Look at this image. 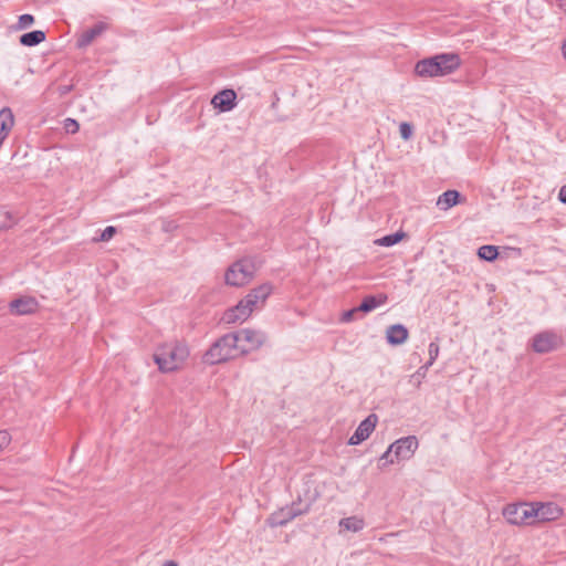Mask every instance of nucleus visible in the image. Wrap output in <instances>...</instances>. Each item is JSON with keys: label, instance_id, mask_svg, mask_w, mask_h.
Returning a JSON list of instances; mask_svg holds the SVG:
<instances>
[{"label": "nucleus", "instance_id": "1", "mask_svg": "<svg viewBox=\"0 0 566 566\" xmlns=\"http://www.w3.org/2000/svg\"><path fill=\"white\" fill-rule=\"evenodd\" d=\"M271 293L272 285L269 283H264L251 290L235 306L223 313L222 322L226 324L245 322L254 310H260L264 306Z\"/></svg>", "mask_w": 566, "mask_h": 566}, {"label": "nucleus", "instance_id": "2", "mask_svg": "<svg viewBox=\"0 0 566 566\" xmlns=\"http://www.w3.org/2000/svg\"><path fill=\"white\" fill-rule=\"evenodd\" d=\"M153 357L161 373H172L185 365L189 357V348L182 342L172 340L159 345Z\"/></svg>", "mask_w": 566, "mask_h": 566}, {"label": "nucleus", "instance_id": "3", "mask_svg": "<svg viewBox=\"0 0 566 566\" xmlns=\"http://www.w3.org/2000/svg\"><path fill=\"white\" fill-rule=\"evenodd\" d=\"M461 65V59L457 53H441L418 61L415 72L420 77L446 76L455 72Z\"/></svg>", "mask_w": 566, "mask_h": 566}, {"label": "nucleus", "instance_id": "4", "mask_svg": "<svg viewBox=\"0 0 566 566\" xmlns=\"http://www.w3.org/2000/svg\"><path fill=\"white\" fill-rule=\"evenodd\" d=\"M418 446L419 442L416 436H407L396 440L380 457V468L411 459L418 449Z\"/></svg>", "mask_w": 566, "mask_h": 566}, {"label": "nucleus", "instance_id": "5", "mask_svg": "<svg viewBox=\"0 0 566 566\" xmlns=\"http://www.w3.org/2000/svg\"><path fill=\"white\" fill-rule=\"evenodd\" d=\"M240 355L238 338L234 333L223 335L206 353L205 358L209 364H220Z\"/></svg>", "mask_w": 566, "mask_h": 566}, {"label": "nucleus", "instance_id": "6", "mask_svg": "<svg viewBox=\"0 0 566 566\" xmlns=\"http://www.w3.org/2000/svg\"><path fill=\"white\" fill-rule=\"evenodd\" d=\"M258 269V264L252 258L241 259L229 266L224 280L228 285L242 286L249 283Z\"/></svg>", "mask_w": 566, "mask_h": 566}, {"label": "nucleus", "instance_id": "7", "mask_svg": "<svg viewBox=\"0 0 566 566\" xmlns=\"http://www.w3.org/2000/svg\"><path fill=\"white\" fill-rule=\"evenodd\" d=\"M534 514L532 503L509 504L503 509V516L512 525H532Z\"/></svg>", "mask_w": 566, "mask_h": 566}, {"label": "nucleus", "instance_id": "8", "mask_svg": "<svg viewBox=\"0 0 566 566\" xmlns=\"http://www.w3.org/2000/svg\"><path fill=\"white\" fill-rule=\"evenodd\" d=\"M234 336L238 338L240 354H248L259 349L266 340V335L262 331L243 328Z\"/></svg>", "mask_w": 566, "mask_h": 566}, {"label": "nucleus", "instance_id": "9", "mask_svg": "<svg viewBox=\"0 0 566 566\" xmlns=\"http://www.w3.org/2000/svg\"><path fill=\"white\" fill-rule=\"evenodd\" d=\"M562 345L559 335L552 331H545L533 337L532 348L538 354L549 353Z\"/></svg>", "mask_w": 566, "mask_h": 566}, {"label": "nucleus", "instance_id": "10", "mask_svg": "<svg viewBox=\"0 0 566 566\" xmlns=\"http://www.w3.org/2000/svg\"><path fill=\"white\" fill-rule=\"evenodd\" d=\"M108 29L109 24L106 21H98L92 28L76 35V48L80 50L86 49Z\"/></svg>", "mask_w": 566, "mask_h": 566}, {"label": "nucleus", "instance_id": "11", "mask_svg": "<svg viewBox=\"0 0 566 566\" xmlns=\"http://www.w3.org/2000/svg\"><path fill=\"white\" fill-rule=\"evenodd\" d=\"M535 511L534 522H549L559 518L563 514L562 509L552 502H533Z\"/></svg>", "mask_w": 566, "mask_h": 566}, {"label": "nucleus", "instance_id": "12", "mask_svg": "<svg viewBox=\"0 0 566 566\" xmlns=\"http://www.w3.org/2000/svg\"><path fill=\"white\" fill-rule=\"evenodd\" d=\"M378 422V417L375 413H370L366 419H364L355 430L354 434L349 438V446H357L369 438L373 431L376 428Z\"/></svg>", "mask_w": 566, "mask_h": 566}, {"label": "nucleus", "instance_id": "13", "mask_svg": "<svg viewBox=\"0 0 566 566\" xmlns=\"http://www.w3.org/2000/svg\"><path fill=\"white\" fill-rule=\"evenodd\" d=\"M211 105L222 113L230 112L237 106V93L231 88H224L212 97Z\"/></svg>", "mask_w": 566, "mask_h": 566}, {"label": "nucleus", "instance_id": "14", "mask_svg": "<svg viewBox=\"0 0 566 566\" xmlns=\"http://www.w3.org/2000/svg\"><path fill=\"white\" fill-rule=\"evenodd\" d=\"M39 303L32 296H21L9 303V311L13 315H29L38 311Z\"/></svg>", "mask_w": 566, "mask_h": 566}, {"label": "nucleus", "instance_id": "15", "mask_svg": "<svg viewBox=\"0 0 566 566\" xmlns=\"http://www.w3.org/2000/svg\"><path fill=\"white\" fill-rule=\"evenodd\" d=\"M303 513L304 511L297 509L296 505L293 504L273 513L270 516L269 522L271 526H283Z\"/></svg>", "mask_w": 566, "mask_h": 566}, {"label": "nucleus", "instance_id": "16", "mask_svg": "<svg viewBox=\"0 0 566 566\" xmlns=\"http://www.w3.org/2000/svg\"><path fill=\"white\" fill-rule=\"evenodd\" d=\"M409 336V332L402 324L390 325L386 331V339L390 345H401Z\"/></svg>", "mask_w": 566, "mask_h": 566}, {"label": "nucleus", "instance_id": "17", "mask_svg": "<svg viewBox=\"0 0 566 566\" xmlns=\"http://www.w3.org/2000/svg\"><path fill=\"white\" fill-rule=\"evenodd\" d=\"M14 126V116L9 107L0 109V140L4 143Z\"/></svg>", "mask_w": 566, "mask_h": 566}, {"label": "nucleus", "instance_id": "18", "mask_svg": "<svg viewBox=\"0 0 566 566\" xmlns=\"http://www.w3.org/2000/svg\"><path fill=\"white\" fill-rule=\"evenodd\" d=\"M387 298L388 297L386 294L368 295L363 300L361 304L358 306V310L364 313H369L384 305L387 302Z\"/></svg>", "mask_w": 566, "mask_h": 566}, {"label": "nucleus", "instance_id": "19", "mask_svg": "<svg viewBox=\"0 0 566 566\" xmlns=\"http://www.w3.org/2000/svg\"><path fill=\"white\" fill-rule=\"evenodd\" d=\"M340 532L348 531L357 533L365 527V521L359 516L344 517L338 523Z\"/></svg>", "mask_w": 566, "mask_h": 566}, {"label": "nucleus", "instance_id": "20", "mask_svg": "<svg viewBox=\"0 0 566 566\" xmlns=\"http://www.w3.org/2000/svg\"><path fill=\"white\" fill-rule=\"evenodd\" d=\"M460 193L457 190H447L439 196L437 206L441 210H448L459 202Z\"/></svg>", "mask_w": 566, "mask_h": 566}, {"label": "nucleus", "instance_id": "21", "mask_svg": "<svg viewBox=\"0 0 566 566\" xmlns=\"http://www.w3.org/2000/svg\"><path fill=\"white\" fill-rule=\"evenodd\" d=\"M45 40V33L40 30L24 33L20 38V43L24 46H34Z\"/></svg>", "mask_w": 566, "mask_h": 566}, {"label": "nucleus", "instance_id": "22", "mask_svg": "<svg viewBox=\"0 0 566 566\" xmlns=\"http://www.w3.org/2000/svg\"><path fill=\"white\" fill-rule=\"evenodd\" d=\"M478 255L480 259L491 262L497 258L499 251L495 245H482L478 250Z\"/></svg>", "mask_w": 566, "mask_h": 566}, {"label": "nucleus", "instance_id": "23", "mask_svg": "<svg viewBox=\"0 0 566 566\" xmlns=\"http://www.w3.org/2000/svg\"><path fill=\"white\" fill-rule=\"evenodd\" d=\"M15 223L13 214L4 209H0V231L10 229Z\"/></svg>", "mask_w": 566, "mask_h": 566}, {"label": "nucleus", "instance_id": "24", "mask_svg": "<svg viewBox=\"0 0 566 566\" xmlns=\"http://www.w3.org/2000/svg\"><path fill=\"white\" fill-rule=\"evenodd\" d=\"M429 369V366L423 365L421 366L415 374L410 376V384H412L416 388H419L422 384V380L427 376V371Z\"/></svg>", "mask_w": 566, "mask_h": 566}, {"label": "nucleus", "instance_id": "25", "mask_svg": "<svg viewBox=\"0 0 566 566\" xmlns=\"http://www.w3.org/2000/svg\"><path fill=\"white\" fill-rule=\"evenodd\" d=\"M403 237H405V233L396 232V233L382 237L377 242H378V244H380L382 247H392L396 243H398Z\"/></svg>", "mask_w": 566, "mask_h": 566}, {"label": "nucleus", "instance_id": "26", "mask_svg": "<svg viewBox=\"0 0 566 566\" xmlns=\"http://www.w3.org/2000/svg\"><path fill=\"white\" fill-rule=\"evenodd\" d=\"M439 345L436 343V342H431L428 346V354H429V360L427 361V366H431L434 360L438 358L439 356Z\"/></svg>", "mask_w": 566, "mask_h": 566}, {"label": "nucleus", "instance_id": "27", "mask_svg": "<svg viewBox=\"0 0 566 566\" xmlns=\"http://www.w3.org/2000/svg\"><path fill=\"white\" fill-rule=\"evenodd\" d=\"M360 311L358 310V306L357 307H354V308H350L348 311H345L343 314H342V317H340V322L343 323H350L355 319H357V314L359 313Z\"/></svg>", "mask_w": 566, "mask_h": 566}, {"label": "nucleus", "instance_id": "28", "mask_svg": "<svg viewBox=\"0 0 566 566\" xmlns=\"http://www.w3.org/2000/svg\"><path fill=\"white\" fill-rule=\"evenodd\" d=\"M34 23V17L32 14H22L19 17V21H18V28L19 29H27L29 27H31L32 24Z\"/></svg>", "mask_w": 566, "mask_h": 566}, {"label": "nucleus", "instance_id": "29", "mask_svg": "<svg viewBox=\"0 0 566 566\" xmlns=\"http://www.w3.org/2000/svg\"><path fill=\"white\" fill-rule=\"evenodd\" d=\"M399 133L401 138L407 140L412 135V126L409 123L403 122L399 126Z\"/></svg>", "mask_w": 566, "mask_h": 566}, {"label": "nucleus", "instance_id": "30", "mask_svg": "<svg viewBox=\"0 0 566 566\" xmlns=\"http://www.w3.org/2000/svg\"><path fill=\"white\" fill-rule=\"evenodd\" d=\"M115 233H116V228L113 226H108L101 233L98 241H109L114 237Z\"/></svg>", "mask_w": 566, "mask_h": 566}, {"label": "nucleus", "instance_id": "31", "mask_svg": "<svg viewBox=\"0 0 566 566\" xmlns=\"http://www.w3.org/2000/svg\"><path fill=\"white\" fill-rule=\"evenodd\" d=\"M11 442V436L7 430H0V452Z\"/></svg>", "mask_w": 566, "mask_h": 566}, {"label": "nucleus", "instance_id": "32", "mask_svg": "<svg viewBox=\"0 0 566 566\" xmlns=\"http://www.w3.org/2000/svg\"><path fill=\"white\" fill-rule=\"evenodd\" d=\"M64 128L67 133L75 134L78 130L80 126L75 119L67 118L65 120Z\"/></svg>", "mask_w": 566, "mask_h": 566}, {"label": "nucleus", "instance_id": "33", "mask_svg": "<svg viewBox=\"0 0 566 566\" xmlns=\"http://www.w3.org/2000/svg\"><path fill=\"white\" fill-rule=\"evenodd\" d=\"M558 199L563 202V203H566V184L559 189V192H558Z\"/></svg>", "mask_w": 566, "mask_h": 566}, {"label": "nucleus", "instance_id": "34", "mask_svg": "<svg viewBox=\"0 0 566 566\" xmlns=\"http://www.w3.org/2000/svg\"><path fill=\"white\" fill-rule=\"evenodd\" d=\"M558 7L566 13V0H556Z\"/></svg>", "mask_w": 566, "mask_h": 566}, {"label": "nucleus", "instance_id": "35", "mask_svg": "<svg viewBox=\"0 0 566 566\" xmlns=\"http://www.w3.org/2000/svg\"><path fill=\"white\" fill-rule=\"evenodd\" d=\"M562 54H563V57L566 61V40L563 42V45H562Z\"/></svg>", "mask_w": 566, "mask_h": 566}, {"label": "nucleus", "instance_id": "36", "mask_svg": "<svg viewBox=\"0 0 566 566\" xmlns=\"http://www.w3.org/2000/svg\"><path fill=\"white\" fill-rule=\"evenodd\" d=\"M163 566H178L177 563H175L174 560H167L163 564Z\"/></svg>", "mask_w": 566, "mask_h": 566}]
</instances>
